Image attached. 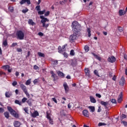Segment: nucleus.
<instances>
[{
	"instance_id": "17",
	"label": "nucleus",
	"mask_w": 127,
	"mask_h": 127,
	"mask_svg": "<svg viewBox=\"0 0 127 127\" xmlns=\"http://www.w3.org/2000/svg\"><path fill=\"white\" fill-rule=\"evenodd\" d=\"M119 15H120V16H122V15H125V14L127 13V11L121 9L119 10Z\"/></svg>"
},
{
	"instance_id": "27",
	"label": "nucleus",
	"mask_w": 127,
	"mask_h": 127,
	"mask_svg": "<svg viewBox=\"0 0 127 127\" xmlns=\"http://www.w3.org/2000/svg\"><path fill=\"white\" fill-rule=\"evenodd\" d=\"M88 109H89L90 112H92V113L95 112V107L94 106H89Z\"/></svg>"
},
{
	"instance_id": "34",
	"label": "nucleus",
	"mask_w": 127,
	"mask_h": 127,
	"mask_svg": "<svg viewBox=\"0 0 127 127\" xmlns=\"http://www.w3.org/2000/svg\"><path fill=\"white\" fill-rule=\"evenodd\" d=\"M48 120H49V123L50 124V125H53V120L51 119V117L50 118H48Z\"/></svg>"
},
{
	"instance_id": "31",
	"label": "nucleus",
	"mask_w": 127,
	"mask_h": 127,
	"mask_svg": "<svg viewBox=\"0 0 127 127\" xmlns=\"http://www.w3.org/2000/svg\"><path fill=\"white\" fill-rule=\"evenodd\" d=\"M38 55L39 57H45V55L41 52H38Z\"/></svg>"
},
{
	"instance_id": "21",
	"label": "nucleus",
	"mask_w": 127,
	"mask_h": 127,
	"mask_svg": "<svg viewBox=\"0 0 127 127\" xmlns=\"http://www.w3.org/2000/svg\"><path fill=\"white\" fill-rule=\"evenodd\" d=\"M47 114V119H50L51 118L50 116H51V112L50 111H47L46 112Z\"/></svg>"
},
{
	"instance_id": "50",
	"label": "nucleus",
	"mask_w": 127,
	"mask_h": 127,
	"mask_svg": "<svg viewBox=\"0 0 127 127\" xmlns=\"http://www.w3.org/2000/svg\"><path fill=\"white\" fill-rule=\"evenodd\" d=\"M96 97H97L98 98H102V95L99 93H96Z\"/></svg>"
},
{
	"instance_id": "59",
	"label": "nucleus",
	"mask_w": 127,
	"mask_h": 127,
	"mask_svg": "<svg viewBox=\"0 0 127 127\" xmlns=\"http://www.w3.org/2000/svg\"><path fill=\"white\" fill-rule=\"evenodd\" d=\"M3 112H4V110L2 108H0V113H3Z\"/></svg>"
},
{
	"instance_id": "42",
	"label": "nucleus",
	"mask_w": 127,
	"mask_h": 127,
	"mask_svg": "<svg viewBox=\"0 0 127 127\" xmlns=\"http://www.w3.org/2000/svg\"><path fill=\"white\" fill-rule=\"evenodd\" d=\"M70 55L71 56H74L75 55V53H74V50H71L70 51Z\"/></svg>"
},
{
	"instance_id": "38",
	"label": "nucleus",
	"mask_w": 127,
	"mask_h": 127,
	"mask_svg": "<svg viewBox=\"0 0 127 127\" xmlns=\"http://www.w3.org/2000/svg\"><path fill=\"white\" fill-rule=\"evenodd\" d=\"M15 104H17L18 105H19L20 106H21V102H20L19 101L17 100H16L15 101Z\"/></svg>"
},
{
	"instance_id": "41",
	"label": "nucleus",
	"mask_w": 127,
	"mask_h": 127,
	"mask_svg": "<svg viewBox=\"0 0 127 127\" xmlns=\"http://www.w3.org/2000/svg\"><path fill=\"white\" fill-rule=\"evenodd\" d=\"M27 101V98L26 97H24L22 99V103H23V104H24V103H25V101Z\"/></svg>"
},
{
	"instance_id": "9",
	"label": "nucleus",
	"mask_w": 127,
	"mask_h": 127,
	"mask_svg": "<svg viewBox=\"0 0 127 127\" xmlns=\"http://www.w3.org/2000/svg\"><path fill=\"white\" fill-rule=\"evenodd\" d=\"M125 83H126V80H125V77L124 76H122L120 80L119 81V85L120 86H124Z\"/></svg>"
},
{
	"instance_id": "32",
	"label": "nucleus",
	"mask_w": 127,
	"mask_h": 127,
	"mask_svg": "<svg viewBox=\"0 0 127 127\" xmlns=\"http://www.w3.org/2000/svg\"><path fill=\"white\" fill-rule=\"evenodd\" d=\"M43 27H44L45 28H46L47 29V27L49 26V24H46V23H43Z\"/></svg>"
},
{
	"instance_id": "14",
	"label": "nucleus",
	"mask_w": 127,
	"mask_h": 127,
	"mask_svg": "<svg viewBox=\"0 0 127 127\" xmlns=\"http://www.w3.org/2000/svg\"><path fill=\"white\" fill-rule=\"evenodd\" d=\"M5 96L6 98H10L11 96H12V93L11 91H6L5 93Z\"/></svg>"
},
{
	"instance_id": "48",
	"label": "nucleus",
	"mask_w": 127,
	"mask_h": 127,
	"mask_svg": "<svg viewBox=\"0 0 127 127\" xmlns=\"http://www.w3.org/2000/svg\"><path fill=\"white\" fill-rule=\"evenodd\" d=\"M12 86H13L14 87L16 86V85H17V82H16V81H13V82L12 83Z\"/></svg>"
},
{
	"instance_id": "54",
	"label": "nucleus",
	"mask_w": 127,
	"mask_h": 127,
	"mask_svg": "<svg viewBox=\"0 0 127 127\" xmlns=\"http://www.w3.org/2000/svg\"><path fill=\"white\" fill-rule=\"evenodd\" d=\"M52 78H54L53 80L54 81H56L55 77H56V74H52L51 76Z\"/></svg>"
},
{
	"instance_id": "39",
	"label": "nucleus",
	"mask_w": 127,
	"mask_h": 127,
	"mask_svg": "<svg viewBox=\"0 0 127 127\" xmlns=\"http://www.w3.org/2000/svg\"><path fill=\"white\" fill-rule=\"evenodd\" d=\"M102 126H107V124H106V123H99L98 124V127H102Z\"/></svg>"
},
{
	"instance_id": "12",
	"label": "nucleus",
	"mask_w": 127,
	"mask_h": 127,
	"mask_svg": "<svg viewBox=\"0 0 127 127\" xmlns=\"http://www.w3.org/2000/svg\"><path fill=\"white\" fill-rule=\"evenodd\" d=\"M122 101H123V92L120 93L118 99V103H122Z\"/></svg>"
},
{
	"instance_id": "64",
	"label": "nucleus",
	"mask_w": 127,
	"mask_h": 127,
	"mask_svg": "<svg viewBox=\"0 0 127 127\" xmlns=\"http://www.w3.org/2000/svg\"><path fill=\"white\" fill-rule=\"evenodd\" d=\"M124 59H126V60H127V55L126 54H124Z\"/></svg>"
},
{
	"instance_id": "26",
	"label": "nucleus",
	"mask_w": 127,
	"mask_h": 127,
	"mask_svg": "<svg viewBox=\"0 0 127 127\" xmlns=\"http://www.w3.org/2000/svg\"><path fill=\"white\" fill-rule=\"evenodd\" d=\"M2 45H3V46H4V47H6V46H7V45H8L7 44V40H3Z\"/></svg>"
},
{
	"instance_id": "19",
	"label": "nucleus",
	"mask_w": 127,
	"mask_h": 127,
	"mask_svg": "<svg viewBox=\"0 0 127 127\" xmlns=\"http://www.w3.org/2000/svg\"><path fill=\"white\" fill-rule=\"evenodd\" d=\"M90 100L91 102L93 103V104H95L97 102V101L95 99V98L92 96H90Z\"/></svg>"
},
{
	"instance_id": "11",
	"label": "nucleus",
	"mask_w": 127,
	"mask_h": 127,
	"mask_svg": "<svg viewBox=\"0 0 127 127\" xmlns=\"http://www.w3.org/2000/svg\"><path fill=\"white\" fill-rule=\"evenodd\" d=\"M100 104L102 106H104V107H105V109H108L107 106L109 104L108 102H105L104 101H101V102H100Z\"/></svg>"
},
{
	"instance_id": "49",
	"label": "nucleus",
	"mask_w": 127,
	"mask_h": 127,
	"mask_svg": "<svg viewBox=\"0 0 127 127\" xmlns=\"http://www.w3.org/2000/svg\"><path fill=\"white\" fill-rule=\"evenodd\" d=\"M9 10L10 11V12H13V7H9Z\"/></svg>"
},
{
	"instance_id": "10",
	"label": "nucleus",
	"mask_w": 127,
	"mask_h": 127,
	"mask_svg": "<svg viewBox=\"0 0 127 127\" xmlns=\"http://www.w3.org/2000/svg\"><path fill=\"white\" fill-rule=\"evenodd\" d=\"M63 86L64 88L65 92L66 94H67V93L69 92V86H68V84H67V83L64 82Z\"/></svg>"
},
{
	"instance_id": "33",
	"label": "nucleus",
	"mask_w": 127,
	"mask_h": 127,
	"mask_svg": "<svg viewBox=\"0 0 127 127\" xmlns=\"http://www.w3.org/2000/svg\"><path fill=\"white\" fill-rule=\"evenodd\" d=\"M126 118H127V115H126L125 114H122V116H121V121H123L124 119H126Z\"/></svg>"
},
{
	"instance_id": "56",
	"label": "nucleus",
	"mask_w": 127,
	"mask_h": 127,
	"mask_svg": "<svg viewBox=\"0 0 127 127\" xmlns=\"http://www.w3.org/2000/svg\"><path fill=\"white\" fill-rule=\"evenodd\" d=\"M17 45V43H13L12 44V47H15V46H16Z\"/></svg>"
},
{
	"instance_id": "52",
	"label": "nucleus",
	"mask_w": 127,
	"mask_h": 127,
	"mask_svg": "<svg viewBox=\"0 0 127 127\" xmlns=\"http://www.w3.org/2000/svg\"><path fill=\"white\" fill-rule=\"evenodd\" d=\"M34 69L35 70H38V69H39V67H38V66L35 65H34Z\"/></svg>"
},
{
	"instance_id": "6",
	"label": "nucleus",
	"mask_w": 127,
	"mask_h": 127,
	"mask_svg": "<svg viewBox=\"0 0 127 127\" xmlns=\"http://www.w3.org/2000/svg\"><path fill=\"white\" fill-rule=\"evenodd\" d=\"M67 46V44H65L63 46L62 48L61 46H59L58 50L59 53H63V52H65L66 50V47Z\"/></svg>"
},
{
	"instance_id": "57",
	"label": "nucleus",
	"mask_w": 127,
	"mask_h": 127,
	"mask_svg": "<svg viewBox=\"0 0 127 127\" xmlns=\"http://www.w3.org/2000/svg\"><path fill=\"white\" fill-rule=\"evenodd\" d=\"M38 35L39 36H43V35H44V34H43V33L40 32L38 33Z\"/></svg>"
},
{
	"instance_id": "44",
	"label": "nucleus",
	"mask_w": 127,
	"mask_h": 127,
	"mask_svg": "<svg viewBox=\"0 0 127 127\" xmlns=\"http://www.w3.org/2000/svg\"><path fill=\"white\" fill-rule=\"evenodd\" d=\"M118 30H119V31L120 32H123V27H121V26H119L118 27Z\"/></svg>"
},
{
	"instance_id": "20",
	"label": "nucleus",
	"mask_w": 127,
	"mask_h": 127,
	"mask_svg": "<svg viewBox=\"0 0 127 127\" xmlns=\"http://www.w3.org/2000/svg\"><path fill=\"white\" fill-rule=\"evenodd\" d=\"M92 55H93V56H94V57H95L96 59L99 60V61H101L102 60V58H101V57H100L97 55H96L95 53H93Z\"/></svg>"
},
{
	"instance_id": "23",
	"label": "nucleus",
	"mask_w": 127,
	"mask_h": 127,
	"mask_svg": "<svg viewBox=\"0 0 127 127\" xmlns=\"http://www.w3.org/2000/svg\"><path fill=\"white\" fill-rule=\"evenodd\" d=\"M28 24H31V25H35V23L33 22V20L31 19L28 20Z\"/></svg>"
},
{
	"instance_id": "53",
	"label": "nucleus",
	"mask_w": 127,
	"mask_h": 127,
	"mask_svg": "<svg viewBox=\"0 0 127 127\" xmlns=\"http://www.w3.org/2000/svg\"><path fill=\"white\" fill-rule=\"evenodd\" d=\"M50 14V12L49 11H48L46 12V13L45 14V16H48Z\"/></svg>"
},
{
	"instance_id": "2",
	"label": "nucleus",
	"mask_w": 127,
	"mask_h": 127,
	"mask_svg": "<svg viewBox=\"0 0 127 127\" xmlns=\"http://www.w3.org/2000/svg\"><path fill=\"white\" fill-rule=\"evenodd\" d=\"M7 111L9 112L10 115L11 116H13L14 118H16V119H18L19 118V114L16 113V111L13 110L12 108L10 106H7Z\"/></svg>"
},
{
	"instance_id": "22",
	"label": "nucleus",
	"mask_w": 127,
	"mask_h": 127,
	"mask_svg": "<svg viewBox=\"0 0 127 127\" xmlns=\"http://www.w3.org/2000/svg\"><path fill=\"white\" fill-rule=\"evenodd\" d=\"M26 102L30 107H31V106H32V101L31 100V99H28V100H27Z\"/></svg>"
},
{
	"instance_id": "5",
	"label": "nucleus",
	"mask_w": 127,
	"mask_h": 127,
	"mask_svg": "<svg viewBox=\"0 0 127 127\" xmlns=\"http://www.w3.org/2000/svg\"><path fill=\"white\" fill-rule=\"evenodd\" d=\"M76 39H77V34H73L69 36V41L71 43H73V42H75Z\"/></svg>"
},
{
	"instance_id": "60",
	"label": "nucleus",
	"mask_w": 127,
	"mask_h": 127,
	"mask_svg": "<svg viewBox=\"0 0 127 127\" xmlns=\"http://www.w3.org/2000/svg\"><path fill=\"white\" fill-rule=\"evenodd\" d=\"M17 51L18 52H22V50L21 49H20V48H18V49H17Z\"/></svg>"
},
{
	"instance_id": "24",
	"label": "nucleus",
	"mask_w": 127,
	"mask_h": 127,
	"mask_svg": "<svg viewBox=\"0 0 127 127\" xmlns=\"http://www.w3.org/2000/svg\"><path fill=\"white\" fill-rule=\"evenodd\" d=\"M84 71H85V73L86 75H87V76H90V70H89V69L85 68L84 69Z\"/></svg>"
},
{
	"instance_id": "47",
	"label": "nucleus",
	"mask_w": 127,
	"mask_h": 127,
	"mask_svg": "<svg viewBox=\"0 0 127 127\" xmlns=\"http://www.w3.org/2000/svg\"><path fill=\"white\" fill-rule=\"evenodd\" d=\"M27 11H28V9L27 8H26L25 9L22 10V12H23V13H26Z\"/></svg>"
},
{
	"instance_id": "7",
	"label": "nucleus",
	"mask_w": 127,
	"mask_h": 127,
	"mask_svg": "<svg viewBox=\"0 0 127 127\" xmlns=\"http://www.w3.org/2000/svg\"><path fill=\"white\" fill-rule=\"evenodd\" d=\"M108 62H110L111 63H114V62H116V57L114 56L110 57L107 59Z\"/></svg>"
},
{
	"instance_id": "58",
	"label": "nucleus",
	"mask_w": 127,
	"mask_h": 127,
	"mask_svg": "<svg viewBox=\"0 0 127 127\" xmlns=\"http://www.w3.org/2000/svg\"><path fill=\"white\" fill-rule=\"evenodd\" d=\"M52 100L56 103V104H57V100H56V98H52Z\"/></svg>"
},
{
	"instance_id": "46",
	"label": "nucleus",
	"mask_w": 127,
	"mask_h": 127,
	"mask_svg": "<svg viewBox=\"0 0 127 127\" xmlns=\"http://www.w3.org/2000/svg\"><path fill=\"white\" fill-rule=\"evenodd\" d=\"M111 103H113V104H116L117 103V101L115 99H112L111 100Z\"/></svg>"
},
{
	"instance_id": "55",
	"label": "nucleus",
	"mask_w": 127,
	"mask_h": 127,
	"mask_svg": "<svg viewBox=\"0 0 127 127\" xmlns=\"http://www.w3.org/2000/svg\"><path fill=\"white\" fill-rule=\"evenodd\" d=\"M36 10H40V5H37L36 7Z\"/></svg>"
},
{
	"instance_id": "36",
	"label": "nucleus",
	"mask_w": 127,
	"mask_h": 127,
	"mask_svg": "<svg viewBox=\"0 0 127 127\" xmlns=\"http://www.w3.org/2000/svg\"><path fill=\"white\" fill-rule=\"evenodd\" d=\"M84 49L86 51V52H88V51H89L90 48H89V47L88 46H85L84 47Z\"/></svg>"
},
{
	"instance_id": "43",
	"label": "nucleus",
	"mask_w": 127,
	"mask_h": 127,
	"mask_svg": "<svg viewBox=\"0 0 127 127\" xmlns=\"http://www.w3.org/2000/svg\"><path fill=\"white\" fill-rule=\"evenodd\" d=\"M72 106H73V103H70L68 104L67 107L68 109H71V108H72Z\"/></svg>"
},
{
	"instance_id": "4",
	"label": "nucleus",
	"mask_w": 127,
	"mask_h": 127,
	"mask_svg": "<svg viewBox=\"0 0 127 127\" xmlns=\"http://www.w3.org/2000/svg\"><path fill=\"white\" fill-rule=\"evenodd\" d=\"M16 35L18 39L20 40H22L24 38V33L21 30L18 31L16 33Z\"/></svg>"
},
{
	"instance_id": "13",
	"label": "nucleus",
	"mask_w": 127,
	"mask_h": 127,
	"mask_svg": "<svg viewBox=\"0 0 127 127\" xmlns=\"http://www.w3.org/2000/svg\"><path fill=\"white\" fill-rule=\"evenodd\" d=\"M82 114L84 117L89 118V111L87 110H84L82 111Z\"/></svg>"
},
{
	"instance_id": "40",
	"label": "nucleus",
	"mask_w": 127,
	"mask_h": 127,
	"mask_svg": "<svg viewBox=\"0 0 127 127\" xmlns=\"http://www.w3.org/2000/svg\"><path fill=\"white\" fill-rule=\"evenodd\" d=\"M23 110L26 114H28V107H25Z\"/></svg>"
},
{
	"instance_id": "62",
	"label": "nucleus",
	"mask_w": 127,
	"mask_h": 127,
	"mask_svg": "<svg viewBox=\"0 0 127 127\" xmlns=\"http://www.w3.org/2000/svg\"><path fill=\"white\" fill-rule=\"evenodd\" d=\"M109 76L110 78H112V77H113V73L112 72H109Z\"/></svg>"
},
{
	"instance_id": "63",
	"label": "nucleus",
	"mask_w": 127,
	"mask_h": 127,
	"mask_svg": "<svg viewBox=\"0 0 127 127\" xmlns=\"http://www.w3.org/2000/svg\"><path fill=\"white\" fill-rule=\"evenodd\" d=\"M38 14H40V15H41V14H44V13H43V12L42 11H38Z\"/></svg>"
},
{
	"instance_id": "37",
	"label": "nucleus",
	"mask_w": 127,
	"mask_h": 127,
	"mask_svg": "<svg viewBox=\"0 0 127 127\" xmlns=\"http://www.w3.org/2000/svg\"><path fill=\"white\" fill-rule=\"evenodd\" d=\"M94 73L95 74V75H96V76H98V77H100V75H99V72H98V70L95 69L94 71Z\"/></svg>"
},
{
	"instance_id": "45",
	"label": "nucleus",
	"mask_w": 127,
	"mask_h": 127,
	"mask_svg": "<svg viewBox=\"0 0 127 127\" xmlns=\"http://www.w3.org/2000/svg\"><path fill=\"white\" fill-rule=\"evenodd\" d=\"M121 123L126 127L127 126V122L124 121H121Z\"/></svg>"
},
{
	"instance_id": "16",
	"label": "nucleus",
	"mask_w": 127,
	"mask_h": 127,
	"mask_svg": "<svg viewBox=\"0 0 127 127\" xmlns=\"http://www.w3.org/2000/svg\"><path fill=\"white\" fill-rule=\"evenodd\" d=\"M38 116H39V113L37 111L31 114L32 118H36V117H38Z\"/></svg>"
},
{
	"instance_id": "61",
	"label": "nucleus",
	"mask_w": 127,
	"mask_h": 127,
	"mask_svg": "<svg viewBox=\"0 0 127 127\" xmlns=\"http://www.w3.org/2000/svg\"><path fill=\"white\" fill-rule=\"evenodd\" d=\"M1 75H5V73L3 71H0V76H1Z\"/></svg>"
},
{
	"instance_id": "29",
	"label": "nucleus",
	"mask_w": 127,
	"mask_h": 127,
	"mask_svg": "<svg viewBox=\"0 0 127 127\" xmlns=\"http://www.w3.org/2000/svg\"><path fill=\"white\" fill-rule=\"evenodd\" d=\"M87 33L88 37H91V28H87Z\"/></svg>"
},
{
	"instance_id": "1",
	"label": "nucleus",
	"mask_w": 127,
	"mask_h": 127,
	"mask_svg": "<svg viewBox=\"0 0 127 127\" xmlns=\"http://www.w3.org/2000/svg\"><path fill=\"white\" fill-rule=\"evenodd\" d=\"M72 31L74 34H78L81 31V25L76 21L72 22L71 24Z\"/></svg>"
},
{
	"instance_id": "18",
	"label": "nucleus",
	"mask_w": 127,
	"mask_h": 127,
	"mask_svg": "<svg viewBox=\"0 0 127 127\" xmlns=\"http://www.w3.org/2000/svg\"><path fill=\"white\" fill-rule=\"evenodd\" d=\"M58 75L59 76V77H61L62 78H64V77H65V74L60 71L58 72Z\"/></svg>"
},
{
	"instance_id": "8",
	"label": "nucleus",
	"mask_w": 127,
	"mask_h": 127,
	"mask_svg": "<svg viewBox=\"0 0 127 127\" xmlns=\"http://www.w3.org/2000/svg\"><path fill=\"white\" fill-rule=\"evenodd\" d=\"M20 4H24V3H27L28 5L31 4V2H30V0H21L20 1Z\"/></svg>"
},
{
	"instance_id": "28",
	"label": "nucleus",
	"mask_w": 127,
	"mask_h": 127,
	"mask_svg": "<svg viewBox=\"0 0 127 127\" xmlns=\"http://www.w3.org/2000/svg\"><path fill=\"white\" fill-rule=\"evenodd\" d=\"M46 21H47L48 22V21H49V20H48V19H47V18H45V19H42L41 20V23H45L46 22Z\"/></svg>"
},
{
	"instance_id": "25",
	"label": "nucleus",
	"mask_w": 127,
	"mask_h": 127,
	"mask_svg": "<svg viewBox=\"0 0 127 127\" xmlns=\"http://www.w3.org/2000/svg\"><path fill=\"white\" fill-rule=\"evenodd\" d=\"M4 116L5 118H6L7 119H9V113H8V112H4Z\"/></svg>"
},
{
	"instance_id": "3",
	"label": "nucleus",
	"mask_w": 127,
	"mask_h": 127,
	"mask_svg": "<svg viewBox=\"0 0 127 127\" xmlns=\"http://www.w3.org/2000/svg\"><path fill=\"white\" fill-rule=\"evenodd\" d=\"M20 87L21 89L23 91L24 93H25L27 98L29 99V98H30V95H29V93H28V92H27L26 86H25V85H24L23 84H20Z\"/></svg>"
},
{
	"instance_id": "51",
	"label": "nucleus",
	"mask_w": 127,
	"mask_h": 127,
	"mask_svg": "<svg viewBox=\"0 0 127 127\" xmlns=\"http://www.w3.org/2000/svg\"><path fill=\"white\" fill-rule=\"evenodd\" d=\"M33 83L34 84V85H36L37 83H38V80H37V79H35L33 81Z\"/></svg>"
},
{
	"instance_id": "35",
	"label": "nucleus",
	"mask_w": 127,
	"mask_h": 127,
	"mask_svg": "<svg viewBox=\"0 0 127 127\" xmlns=\"http://www.w3.org/2000/svg\"><path fill=\"white\" fill-rule=\"evenodd\" d=\"M3 68L5 69V70H6V69H9L10 68V66L9 65H3Z\"/></svg>"
},
{
	"instance_id": "15",
	"label": "nucleus",
	"mask_w": 127,
	"mask_h": 127,
	"mask_svg": "<svg viewBox=\"0 0 127 127\" xmlns=\"http://www.w3.org/2000/svg\"><path fill=\"white\" fill-rule=\"evenodd\" d=\"M13 126L14 127H19L21 126V123L18 121H15L13 123Z\"/></svg>"
},
{
	"instance_id": "30",
	"label": "nucleus",
	"mask_w": 127,
	"mask_h": 127,
	"mask_svg": "<svg viewBox=\"0 0 127 127\" xmlns=\"http://www.w3.org/2000/svg\"><path fill=\"white\" fill-rule=\"evenodd\" d=\"M31 84V78L27 80L25 83V85H28Z\"/></svg>"
}]
</instances>
